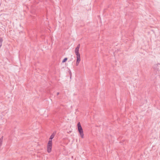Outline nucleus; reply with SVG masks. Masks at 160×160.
<instances>
[{
    "instance_id": "f257e3e1",
    "label": "nucleus",
    "mask_w": 160,
    "mask_h": 160,
    "mask_svg": "<svg viewBox=\"0 0 160 160\" xmlns=\"http://www.w3.org/2000/svg\"><path fill=\"white\" fill-rule=\"evenodd\" d=\"M78 127L80 136L82 138H84L83 132L80 122H79L78 124Z\"/></svg>"
},
{
    "instance_id": "f03ea898",
    "label": "nucleus",
    "mask_w": 160,
    "mask_h": 160,
    "mask_svg": "<svg viewBox=\"0 0 160 160\" xmlns=\"http://www.w3.org/2000/svg\"><path fill=\"white\" fill-rule=\"evenodd\" d=\"M52 148V140H49L48 143L47 151L50 153L51 151Z\"/></svg>"
},
{
    "instance_id": "7ed1b4c3",
    "label": "nucleus",
    "mask_w": 160,
    "mask_h": 160,
    "mask_svg": "<svg viewBox=\"0 0 160 160\" xmlns=\"http://www.w3.org/2000/svg\"><path fill=\"white\" fill-rule=\"evenodd\" d=\"M77 60L76 62V65L78 66V65L79 63L81 61L80 57H76Z\"/></svg>"
},
{
    "instance_id": "20e7f679",
    "label": "nucleus",
    "mask_w": 160,
    "mask_h": 160,
    "mask_svg": "<svg viewBox=\"0 0 160 160\" xmlns=\"http://www.w3.org/2000/svg\"><path fill=\"white\" fill-rule=\"evenodd\" d=\"M80 44H79L77 47L75 48V52H79V48L80 47Z\"/></svg>"
},
{
    "instance_id": "39448f33",
    "label": "nucleus",
    "mask_w": 160,
    "mask_h": 160,
    "mask_svg": "<svg viewBox=\"0 0 160 160\" xmlns=\"http://www.w3.org/2000/svg\"><path fill=\"white\" fill-rule=\"evenodd\" d=\"M55 135V134L54 133H52V135L49 138V140H52V139L54 138V136Z\"/></svg>"
},
{
    "instance_id": "423d86ee",
    "label": "nucleus",
    "mask_w": 160,
    "mask_h": 160,
    "mask_svg": "<svg viewBox=\"0 0 160 160\" xmlns=\"http://www.w3.org/2000/svg\"><path fill=\"white\" fill-rule=\"evenodd\" d=\"M3 137L2 136L0 138V147L1 146L2 143V142L3 141Z\"/></svg>"
},
{
    "instance_id": "0eeeda50",
    "label": "nucleus",
    "mask_w": 160,
    "mask_h": 160,
    "mask_svg": "<svg viewBox=\"0 0 160 160\" xmlns=\"http://www.w3.org/2000/svg\"><path fill=\"white\" fill-rule=\"evenodd\" d=\"M76 55V57H80V55L79 53V52H75Z\"/></svg>"
},
{
    "instance_id": "6e6552de",
    "label": "nucleus",
    "mask_w": 160,
    "mask_h": 160,
    "mask_svg": "<svg viewBox=\"0 0 160 160\" xmlns=\"http://www.w3.org/2000/svg\"><path fill=\"white\" fill-rule=\"evenodd\" d=\"M67 60V58H64L62 61V62L63 63L65 62Z\"/></svg>"
},
{
    "instance_id": "1a4fd4ad",
    "label": "nucleus",
    "mask_w": 160,
    "mask_h": 160,
    "mask_svg": "<svg viewBox=\"0 0 160 160\" xmlns=\"http://www.w3.org/2000/svg\"><path fill=\"white\" fill-rule=\"evenodd\" d=\"M57 95H59V92H58L57 93Z\"/></svg>"
},
{
    "instance_id": "9d476101",
    "label": "nucleus",
    "mask_w": 160,
    "mask_h": 160,
    "mask_svg": "<svg viewBox=\"0 0 160 160\" xmlns=\"http://www.w3.org/2000/svg\"><path fill=\"white\" fill-rule=\"evenodd\" d=\"M71 131H70L69 132H68V133H70V132H71Z\"/></svg>"
}]
</instances>
